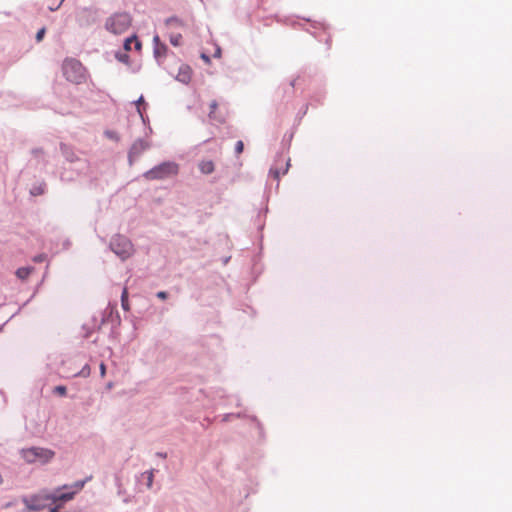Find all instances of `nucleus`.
<instances>
[{
  "label": "nucleus",
  "mask_w": 512,
  "mask_h": 512,
  "mask_svg": "<svg viewBox=\"0 0 512 512\" xmlns=\"http://www.w3.org/2000/svg\"><path fill=\"white\" fill-rule=\"evenodd\" d=\"M100 374H101V377H104L106 375V366L104 363L100 364Z\"/></svg>",
  "instance_id": "393cba45"
},
{
  "label": "nucleus",
  "mask_w": 512,
  "mask_h": 512,
  "mask_svg": "<svg viewBox=\"0 0 512 512\" xmlns=\"http://www.w3.org/2000/svg\"><path fill=\"white\" fill-rule=\"evenodd\" d=\"M166 25L172 27H182L183 23L180 19L176 17H171L166 20Z\"/></svg>",
  "instance_id": "4468645a"
},
{
  "label": "nucleus",
  "mask_w": 512,
  "mask_h": 512,
  "mask_svg": "<svg viewBox=\"0 0 512 512\" xmlns=\"http://www.w3.org/2000/svg\"><path fill=\"white\" fill-rule=\"evenodd\" d=\"M157 297L160 298V299H166L167 298V293L164 292V291H160L157 293Z\"/></svg>",
  "instance_id": "a878e982"
},
{
  "label": "nucleus",
  "mask_w": 512,
  "mask_h": 512,
  "mask_svg": "<svg viewBox=\"0 0 512 512\" xmlns=\"http://www.w3.org/2000/svg\"><path fill=\"white\" fill-rule=\"evenodd\" d=\"M202 58L208 63L210 60H209V57L206 56L205 54H202Z\"/></svg>",
  "instance_id": "cd10ccee"
},
{
  "label": "nucleus",
  "mask_w": 512,
  "mask_h": 512,
  "mask_svg": "<svg viewBox=\"0 0 512 512\" xmlns=\"http://www.w3.org/2000/svg\"><path fill=\"white\" fill-rule=\"evenodd\" d=\"M45 32H46L45 28H41V29L37 32V34H36V40H37V42L42 41V39L44 38Z\"/></svg>",
  "instance_id": "412c9836"
},
{
  "label": "nucleus",
  "mask_w": 512,
  "mask_h": 512,
  "mask_svg": "<svg viewBox=\"0 0 512 512\" xmlns=\"http://www.w3.org/2000/svg\"><path fill=\"white\" fill-rule=\"evenodd\" d=\"M53 391H54L55 394H58L59 396H65L66 393H67V389L63 385H59V386L54 387Z\"/></svg>",
  "instance_id": "f3484780"
},
{
  "label": "nucleus",
  "mask_w": 512,
  "mask_h": 512,
  "mask_svg": "<svg viewBox=\"0 0 512 512\" xmlns=\"http://www.w3.org/2000/svg\"><path fill=\"white\" fill-rule=\"evenodd\" d=\"M22 456L28 463L44 464L53 458L54 452L45 448L32 447L22 450Z\"/></svg>",
  "instance_id": "7ed1b4c3"
},
{
  "label": "nucleus",
  "mask_w": 512,
  "mask_h": 512,
  "mask_svg": "<svg viewBox=\"0 0 512 512\" xmlns=\"http://www.w3.org/2000/svg\"><path fill=\"white\" fill-rule=\"evenodd\" d=\"M110 246L112 251L121 259H126L132 254V244L123 236L113 238Z\"/></svg>",
  "instance_id": "39448f33"
},
{
  "label": "nucleus",
  "mask_w": 512,
  "mask_h": 512,
  "mask_svg": "<svg viewBox=\"0 0 512 512\" xmlns=\"http://www.w3.org/2000/svg\"><path fill=\"white\" fill-rule=\"evenodd\" d=\"M84 486V482H76L72 487L74 490L68 493H55L51 498L53 501H69L73 499L74 495L79 492Z\"/></svg>",
  "instance_id": "6e6552de"
},
{
  "label": "nucleus",
  "mask_w": 512,
  "mask_h": 512,
  "mask_svg": "<svg viewBox=\"0 0 512 512\" xmlns=\"http://www.w3.org/2000/svg\"><path fill=\"white\" fill-rule=\"evenodd\" d=\"M33 260L35 262H43V261L46 260V255L45 254H40L38 256H35Z\"/></svg>",
  "instance_id": "b1692460"
},
{
  "label": "nucleus",
  "mask_w": 512,
  "mask_h": 512,
  "mask_svg": "<svg viewBox=\"0 0 512 512\" xmlns=\"http://www.w3.org/2000/svg\"><path fill=\"white\" fill-rule=\"evenodd\" d=\"M214 163L211 160H203L199 163V170L203 174H211L214 171Z\"/></svg>",
  "instance_id": "9d476101"
},
{
  "label": "nucleus",
  "mask_w": 512,
  "mask_h": 512,
  "mask_svg": "<svg viewBox=\"0 0 512 512\" xmlns=\"http://www.w3.org/2000/svg\"><path fill=\"white\" fill-rule=\"evenodd\" d=\"M121 305L122 308L126 311L129 310V302H128V291L127 288H124L121 294Z\"/></svg>",
  "instance_id": "ddd939ff"
},
{
  "label": "nucleus",
  "mask_w": 512,
  "mask_h": 512,
  "mask_svg": "<svg viewBox=\"0 0 512 512\" xmlns=\"http://www.w3.org/2000/svg\"><path fill=\"white\" fill-rule=\"evenodd\" d=\"M134 40H136V36L129 37V38H127L125 40V42H124V49L126 51L131 50V44L133 43Z\"/></svg>",
  "instance_id": "6ab92c4d"
},
{
  "label": "nucleus",
  "mask_w": 512,
  "mask_h": 512,
  "mask_svg": "<svg viewBox=\"0 0 512 512\" xmlns=\"http://www.w3.org/2000/svg\"><path fill=\"white\" fill-rule=\"evenodd\" d=\"M32 272V268L30 267H21L16 271V275L18 278L24 280L26 279Z\"/></svg>",
  "instance_id": "f8f14e48"
},
{
  "label": "nucleus",
  "mask_w": 512,
  "mask_h": 512,
  "mask_svg": "<svg viewBox=\"0 0 512 512\" xmlns=\"http://www.w3.org/2000/svg\"><path fill=\"white\" fill-rule=\"evenodd\" d=\"M243 149H244V144L242 141H238L236 143V146H235V150H236V153L237 154H241L243 152Z\"/></svg>",
  "instance_id": "4be33fe9"
},
{
  "label": "nucleus",
  "mask_w": 512,
  "mask_h": 512,
  "mask_svg": "<svg viewBox=\"0 0 512 512\" xmlns=\"http://www.w3.org/2000/svg\"><path fill=\"white\" fill-rule=\"evenodd\" d=\"M191 76H192L191 68L187 65H182L179 68V72H178L176 78L178 81H180L182 83H189L191 80Z\"/></svg>",
  "instance_id": "1a4fd4ad"
},
{
  "label": "nucleus",
  "mask_w": 512,
  "mask_h": 512,
  "mask_svg": "<svg viewBox=\"0 0 512 512\" xmlns=\"http://www.w3.org/2000/svg\"><path fill=\"white\" fill-rule=\"evenodd\" d=\"M289 159H286L284 156L280 155L275 160V164L270 169V174L276 179L279 180L281 175H284L289 168Z\"/></svg>",
  "instance_id": "423d86ee"
},
{
  "label": "nucleus",
  "mask_w": 512,
  "mask_h": 512,
  "mask_svg": "<svg viewBox=\"0 0 512 512\" xmlns=\"http://www.w3.org/2000/svg\"><path fill=\"white\" fill-rule=\"evenodd\" d=\"M63 74L68 81L80 83L84 79L82 64L75 59H67L63 63Z\"/></svg>",
  "instance_id": "20e7f679"
},
{
  "label": "nucleus",
  "mask_w": 512,
  "mask_h": 512,
  "mask_svg": "<svg viewBox=\"0 0 512 512\" xmlns=\"http://www.w3.org/2000/svg\"><path fill=\"white\" fill-rule=\"evenodd\" d=\"M147 474H148L147 475V486H148V488H151L152 483H153V477H154L153 471H149Z\"/></svg>",
  "instance_id": "5701e85b"
},
{
  "label": "nucleus",
  "mask_w": 512,
  "mask_h": 512,
  "mask_svg": "<svg viewBox=\"0 0 512 512\" xmlns=\"http://www.w3.org/2000/svg\"><path fill=\"white\" fill-rule=\"evenodd\" d=\"M170 43L173 45V46H179L181 45L182 43V35L180 33H177V34H172L170 36Z\"/></svg>",
  "instance_id": "2eb2a0df"
},
{
  "label": "nucleus",
  "mask_w": 512,
  "mask_h": 512,
  "mask_svg": "<svg viewBox=\"0 0 512 512\" xmlns=\"http://www.w3.org/2000/svg\"><path fill=\"white\" fill-rule=\"evenodd\" d=\"M135 44V49L140 50L141 49V42L136 38V40L133 41Z\"/></svg>",
  "instance_id": "bb28decb"
},
{
  "label": "nucleus",
  "mask_w": 512,
  "mask_h": 512,
  "mask_svg": "<svg viewBox=\"0 0 512 512\" xmlns=\"http://www.w3.org/2000/svg\"><path fill=\"white\" fill-rule=\"evenodd\" d=\"M220 53H221V52H220V49L218 48V49H217V51H216V53H215V56H216V57H220Z\"/></svg>",
  "instance_id": "c85d7f7f"
},
{
  "label": "nucleus",
  "mask_w": 512,
  "mask_h": 512,
  "mask_svg": "<svg viewBox=\"0 0 512 512\" xmlns=\"http://www.w3.org/2000/svg\"><path fill=\"white\" fill-rule=\"evenodd\" d=\"M136 106H137V111H138L139 115L141 116V118H143L142 109L145 110V108H146V104L144 102L143 96H140V98L136 101Z\"/></svg>",
  "instance_id": "dca6fc26"
},
{
  "label": "nucleus",
  "mask_w": 512,
  "mask_h": 512,
  "mask_svg": "<svg viewBox=\"0 0 512 512\" xmlns=\"http://www.w3.org/2000/svg\"><path fill=\"white\" fill-rule=\"evenodd\" d=\"M179 166L175 162H163L144 173L147 180H164L176 176Z\"/></svg>",
  "instance_id": "f257e3e1"
},
{
  "label": "nucleus",
  "mask_w": 512,
  "mask_h": 512,
  "mask_svg": "<svg viewBox=\"0 0 512 512\" xmlns=\"http://www.w3.org/2000/svg\"><path fill=\"white\" fill-rule=\"evenodd\" d=\"M209 113L208 117L211 121H215L217 123H224L226 119L227 112L223 110H218V103L216 100H213L209 105Z\"/></svg>",
  "instance_id": "0eeeda50"
},
{
  "label": "nucleus",
  "mask_w": 512,
  "mask_h": 512,
  "mask_svg": "<svg viewBox=\"0 0 512 512\" xmlns=\"http://www.w3.org/2000/svg\"><path fill=\"white\" fill-rule=\"evenodd\" d=\"M154 43L156 45L155 49H154V54L156 57H163L166 53V46L163 45V44H160V39H159V36L156 35L154 36Z\"/></svg>",
  "instance_id": "9b49d317"
},
{
  "label": "nucleus",
  "mask_w": 512,
  "mask_h": 512,
  "mask_svg": "<svg viewBox=\"0 0 512 512\" xmlns=\"http://www.w3.org/2000/svg\"><path fill=\"white\" fill-rule=\"evenodd\" d=\"M116 58L120 61V62H123V63H128L129 62V56L127 53H117L116 54Z\"/></svg>",
  "instance_id": "a211bd4d"
},
{
  "label": "nucleus",
  "mask_w": 512,
  "mask_h": 512,
  "mask_svg": "<svg viewBox=\"0 0 512 512\" xmlns=\"http://www.w3.org/2000/svg\"><path fill=\"white\" fill-rule=\"evenodd\" d=\"M90 372H91L90 367H89L88 365H85V366L82 368V370L80 371V373H79V374H80L81 376H83V377H87V376H89V375H90Z\"/></svg>",
  "instance_id": "aec40b11"
},
{
  "label": "nucleus",
  "mask_w": 512,
  "mask_h": 512,
  "mask_svg": "<svg viewBox=\"0 0 512 512\" xmlns=\"http://www.w3.org/2000/svg\"><path fill=\"white\" fill-rule=\"evenodd\" d=\"M131 17L127 13H116L106 21V28L114 34H122L131 26Z\"/></svg>",
  "instance_id": "f03ea898"
},
{
  "label": "nucleus",
  "mask_w": 512,
  "mask_h": 512,
  "mask_svg": "<svg viewBox=\"0 0 512 512\" xmlns=\"http://www.w3.org/2000/svg\"><path fill=\"white\" fill-rule=\"evenodd\" d=\"M50 512H57V509L56 508H52V509H50Z\"/></svg>",
  "instance_id": "c756f323"
}]
</instances>
